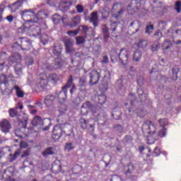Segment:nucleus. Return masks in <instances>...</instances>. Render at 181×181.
Wrapping results in <instances>:
<instances>
[{
    "label": "nucleus",
    "mask_w": 181,
    "mask_h": 181,
    "mask_svg": "<svg viewBox=\"0 0 181 181\" xmlns=\"http://www.w3.org/2000/svg\"><path fill=\"white\" fill-rule=\"evenodd\" d=\"M180 71V69H179V67L177 66H174L173 68V80L174 81H176V80H177V74L179 73V71Z\"/></svg>",
    "instance_id": "f704fd0d"
},
{
    "label": "nucleus",
    "mask_w": 181,
    "mask_h": 181,
    "mask_svg": "<svg viewBox=\"0 0 181 181\" xmlns=\"http://www.w3.org/2000/svg\"><path fill=\"white\" fill-rule=\"evenodd\" d=\"M103 78L105 80H109V78H111V72L108 70L103 71Z\"/></svg>",
    "instance_id": "603ef678"
},
{
    "label": "nucleus",
    "mask_w": 181,
    "mask_h": 181,
    "mask_svg": "<svg viewBox=\"0 0 181 181\" xmlns=\"http://www.w3.org/2000/svg\"><path fill=\"white\" fill-rule=\"evenodd\" d=\"M64 46L66 49V53H71L73 49L71 48L73 46V42H71V40L68 39L64 41Z\"/></svg>",
    "instance_id": "b1692460"
},
{
    "label": "nucleus",
    "mask_w": 181,
    "mask_h": 181,
    "mask_svg": "<svg viewBox=\"0 0 181 181\" xmlns=\"http://www.w3.org/2000/svg\"><path fill=\"white\" fill-rule=\"evenodd\" d=\"M98 81H100V73L97 70L92 71L90 74V85L94 86L98 84Z\"/></svg>",
    "instance_id": "9b49d317"
},
{
    "label": "nucleus",
    "mask_w": 181,
    "mask_h": 181,
    "mask_svg": "<svg viewBox=\"0 0 181 181\" xmlns=\"http://www.w3.org/2000/svg\"><path fill=\"white\" fill-rule=\"evenodd\" d=\"M42 156L45 158L50 156V155H54V147H48L45 148L44 151L42 153Z\"/></svg>",
    "instance_id": "a878e982"
},
{
    "label": "nucleus",
    "mask_w": 181,
    "mask_h": 181,
    "mask_svg": "<svg viewBox=\"0 0 181 181\" xmlns=\"http://www.w3.org/2000/svg\"><path fill=\"white\" fill-rule=\"evenodd\" d=\"M168 122H169L168 121L167 119H160L158 120V124H160V127L162 128L161 129H165V133L167 132H166V128H165V127L168 125Z\"/></svg>",
    "instance_id": "72a5a7b5"
},
{
    "label": "nucleus",
    "mask_w": 181,
    "mask_h": 181,
    "mask_svg": "<svg viewBox=\"0 0 181 181\" xmlns=\"http://www.w3.org/2000/svg\"><path fill=\"white\" fill-rule=\"evenodd\" d=\"M58 98L60 101H64L67 98V90L62 89L58 94Z\"/></svg>",
    "instance_id": "7c9ffc66"
},
{
    "label": "nucleus",
    "mask_w": 181,
    "mask_h": 181,
    "mask_svg": "<svg viewBox=\"0 0 181 181\" xmlns=\"http://www.w3.org/2000/svg\"><path fill=\"white\" fill-rule=\"evenodd\" d=\"M63 129L60 126H54L53 129L52 138L54 141H59L62 138Z\"/></svg>",
    "instance_id": "f8f14e48"
},
{
    "label": "nucleus",
    "mask_w": 181,
    "mask_h": 181,
    "mask_svg": "<svg viewBox=\"0 0 181 181\" xmlns=\"http://www.w3.org/2000/svg\"><path fill=\"white\" fill-rule=\"evenodd\" d=\"M81 115H87V114H88V109L83 105L81 107Z\"/></svg>",
    "instance_id": "5fc2aeb1"
},
{
    "label": "nucleus",
    "mask_w": 181,
    "mask_h": 181,
    "mask_svg": "<svg viewBox=\"0 0 181 181\" xmlns=\"http://www.w3.org/2000/svg\"><path fill=\"white\" fill-rule=\"evenodd\" d=\"M25 64L29 66H32V64H33V58L30 57H27L25 59Z\"/></svg>",
    "instance_id": "864d4df0"
},
{
    "label": "nucleus",
    "mask_w": 181,
    "mask_h": 181,
    "mask_svg": "<svg viewBox=\"0 0 181 181\" xmlns=\"http://www.w3.org/2000/svg\"><path fill=\"white\" fill-rule=\"evenodd\" d=\"M52 66H54V70L62 69L63 67V59H62V57H57V58H55L54 63Z\"/></svg>",
    "instance_id": "4be33fe9"
},
{
    "label": "nucleus",
    "mask_w": 181,
    "mask_h": 181,
    "mask_svg": "<svg viewBox=\"0 0 181 181\" xmlns=\"http://www.w3.org/2000/svg\"><path fill=\"white\" fill-rule=\"evenodd\" d=\"M107 102V96H105V95H100L98 96V104H100V105H103V104H105V103Z\"/></svg>",
    "instance_id": "58836bf2"
},
{
    "label": "nucleus",
    "mask_w": 181,
    "mask_h": 181,
    "mask_svg": "<svg viewBox=\"0 0 181 181\" xmlns=\"http://www.w3.org/2000/svg\"><path fill=\"white\" fill-rule=\"evenodd\" d=\"M63 52V47L62 45H54L52 47V53L57 57H62V52Z\"/></svg>",
    "instance_id": "f3484780"
},
{
    "label": "nucleus",
    "mask_w": 181,
    "mask_h": 181,
    "mask_svg": "<svg viewBox=\"0 0 181 181\" xmlns=\"http://www.w3.org/2000/svg\"><path fill=\"white\" fill-rule=\"evenodd\" d=\"M90 16L89 22L93 23L94 28H97L98 26V12L94 11L91 13Z\"/></svg>",
    "instance_id": "2eb2a0df"
},
{
    "label": "nucleus",
    "mask_w": 181,
    "mask_h": 181,
    "mask_svg": "<svg viewBox=\"0 0 181 181\" xmlns=\"http://www.w3.org/2000/svg\"><path fill=\"white\" fill-rule=\"evenodd\" d=\"M86 83H87V78H86V76H82L79 78L78 86L79 87H81V88L83 87H86Z\"/></svg>",
    "instance_id": "37998d69"
},
{
    "label": "nucleus",
    "mask_w": 181,
    "mask_h": 181,
    "mask_svg": "<svg viewBox=\"0 0 181 181\" xmlns=\"http://www.w3.org/2000/svg\"><path fill=\"white\" fill-rule=\"evenodd\" d=\"M80 22H81V18H80V16H74L72 18V23L74 26H77Z\"/></svg>",
    "instance_id": "a18cd8bd"
},
{
    "label": "nucleus",
    "mask_w": 181,
    "mask_h": 181,
    "mask_svg": "<svg viewBox=\"0 0 181 181\" xmlns=\"http://www.w3.org/2000/svg\"><path fill=\"white\" fill-rule=\"evenodd\" d=\"M112 11L113 12V18H115V19H118L119 16L124 15V10L121 3H115V4H113Z\"/></svg>",
    "instance_id": "423d86ee"
},
{
    "label": "nucleus",
    "mask_w": 181,
    "mask_h": 181,
    "mask_svg": "<svg viewBox=\"0 0 181 181\" xmlns=\"http://www.w3.org/2000/svg\"><path fill=\"white\" fill-rule=\"evenodd\" d=\"M65 149L68 151V152H70V151H73V149H74L73 143H66L65 145Z\"/></svg>",
    "instance_id": "4d7b16f0"
},
{
    "label": "nucleus",
    "mask_w": 181,
    "mask_h": 181,
    "mask_svg": "<svg viewBox=\"0 0 181 181\" xmlns=\"http://www.w3.org/2000/svg\"><path fill=\"white\" fill-rule=\"evenodd\" d=\"M56 97L52 95H48L45 97L44 103L46 105H52L53 104V101H54Z\"/></svg>",
    "instance_id": "bb28decb"
},
{
    "label": "nucleus",
    "mask_w": 181,
    "mask_h": 181,
    "mask_svg": "<svg viewBox=\"0 0 181 181\" xmlns=\"http://www.w3.org/2000/svg\"><path fill=\"white\" fill-rule=\"evenodd\" d=\"M32 40L28 37H19L17 42L13 44V49L16 50H23V52H28L32 49Z\"/></svg>",
    "instance_id": "f03ea898"
},
{
    "label": "nucleus",
    "mask_w": 181,
    "mask_h": 181,
    "mask_svg": "<svg viewBox=\"0 0 181 181\" xmlns=\"http://www.w3.org/2000/svg\"><path fill=\"white\" fill-rule=\"evenodd\" d=\"M79 29L81 30V33L84 35L85 37H87L88 36L94 37V36H95V30L93 29L91 27H88V25H80Z\"/></svg>",
    "instance_id": "9d476101"
},
{
    "label": "nucleus",
    "mask_w": 181,
    "mask_h": 181,
    "mask_svg": "<svg viewBox=\"0 0 181 181\" xmlns=\"http://www.w3.org/2000/svg\"><path fill=\"white\" fill-rule=\"evenodd\" d=\"M38 84L41 87H46L47 86V76L46 73H41L38 76Z\"/></svg>",
    "instance_id": "4468645a"
},
{
    "label": "nucleus",
    "mask_w": 181,
    "mask_h": 181,
    "mask_svg": "<svg viewBox=\"0 0 181 181\" xmlns=\"http://www.w3.org/2000/svg\"><path fill=\"white\" fill-rule=\"evenodd\" d=\"M137 93L139 94V98L141 100V102L146 100V95L144 93V90L142 89L137 90Z\"/></svg>",
    "instance_id": "a19ab883"
},
{
    "label": "nucleus",
    "mask_w": 181,
    "mask_h": 181,
    "mask_svg": "<svg viewBox=\"0 0 181 181\" xmlns=\"http://www.w3.org/2000/svg\"><path fill=\"white\" fill-rule=\"evenodd\" d=\"M93 115H95L93 119L98 122V125H105V124H107V121H108L107 115L103 112H100L99 110H98V113H95Z\"/></svg>",
    "instance_id": "1a4fd4ad"
},
{
    "label": "nucleus",
    "mask_w": 181,
    "mask_h": 181,
    "mask_svg": "<svg viewBox=\"0 0 181 181\" xmlns=\"http://www.w3.org/2000/svg\"><path fill=\"white\" fill-rule=\"evenodd\" d=\"M173 47V44L172 43V41L169 40H164L161 45L163 50H169V49H172Z\"/></svg>",
    "instance_id": "393cba45"
},
{
    "label": "nucleus",
    "mask_w": 181,
    "mask_h": 181,
    "mask_svg": "<svg viewBox=\"0 0 181 181\" xmlns=\"http://www.w3.org/2000/svg\"><path fill=\"white\" fill-rule=\"evenodd\" d=\"M76 8L78 13H83V12H84V6H83V5H81V4H78L76 6Z\"/></svg>",
    "instance_id": "13d9d810"
},
{
    "label": "nucleus",
    "mask_w": 181,
    "mask_h": 181,
    "mask_svg": "<svg viewBox=\"0 0 181 181\" xmlns=\"http://www.w3.org/2000/svg\"><path fill=\"white\" fill-rule=\"evenodd\" d=\"M100 91H103V93L107 91V90H108V85L107 84H102L100 86Z\"/></svg>",
    "instance_id": "774afa93"
},
{
    "label": "nucleus",
    "mask_w": 181,
    "mask_h": 181,
    "mask_svg": "<svg viewBox=\"0 0 181 181\" xmlns=\"http://www.w3.org/2000/svg\"><path fill=\"white\" fill-rule=\"evenodd\" d=\"M79 124L82 128V129H87V120L84 118H81L79 119Z\"/></svg>",
    "instance_id": "49530a36"
},
{
    "label": "nucleus",
    "mask_w": 181,
    "mask_h": 181,
    "mask_svg": "<svg viewBox=\"0 0 181 181\" xmlns=\"http://www.w3.org/2000/svg\"><path fill=\"white\" fill-rule=\"evenodd\" d=\"M32 125H33V127H40L42 124V117H39V116H35L32 122H31Z\"/></svg>",
    "instance_id": "c85d7f7f"
},
{
    "label": "nucleus",
    "mask_w": 181,
    "mask_h": 181,
    "mask_svg": "<svg viewBox=\"0 0 181 181\" xmlns=\"http://www.w3.org/2000/svg\"><path fill=\"white\" fill-rule=\"evenodd\" d=\"M71 5H73V3L67 1H61L59 2V8L62 11H69Z\"/></svg>",
    "instance_id": "412c9836"
},
{
    "label": "nucleus",
    "mask_w": 181,
    "mask_h": 181,
    "mask_svg": "<svg viewBox=\"0 0 181 181\" xmlns=\"http://www.w3.org/2000/svg\"><path fill=\"white\" fill-rule=\"evenodd\" d=\"M66 33L69 36H77L78 35V30H69V31H67Z\"/></svg>",
    "instance_id": "bf43d9fd"
},
{
    "label": "nucleus",
    "mask_w": 181,
    "mask_h": 181,
    "mask_svg": "<svg viewBox=\"0 0 181 181\" xmlns=\"http://www.w3.org/2000/svg\"><path fill=\"white\" fill-rule=\"evenodd\" d=\"M118 25V22L115 21L110 24L111 26V30L112 33L115 32L117 30V25Z\"/></svg>",
    "instance_id": "0e129e2a"
},
{
    "label": "nucleus",
    "mask_w": 181,
    "mask_h": 181,
    "mask_svg": "<svg viewBox=\"0 0 181 181\" xmlns=\"http://www.w3.org/2000/svg\"><path fill=\"white\" fill-rule=\"evenodd\" d=\"M26 125H28V119L19 120V126L21 128H26Z\"/></svg>",
    "instance_id": "680f3d73"
},
{
    "label": "nucleus",
    "mask_w": 181,
    "mask_h": 181,
    "mask_svg": "<svg viewBox=\"0 0 181 181\" xmlns=\"http://www.w3.org/2000/svg\"><path fill=\"white\" fill-rule=\"evenodd\" d=\"M31 23L35 24L31 25L28 28V33L30 36H39L42 33V30L47 29V26L45 23H37V21Z\"/></svg>",
    "instance_id": "7ed1b4c3"
},
{
    "label": "nucleus",
    "mask_w": 181,
    "mask_h": 181,
    "mask_svg": "<svg viewBox=\"0 0 181 181\" xmlns=\"http://www.w3.org/2000/svg\"><path fill=\"white\" fill-rule=\"evenodd\" d=\"M146 136H147V144H148V145H153V144H155V142H156V141H158V139L159 138V136H154V138H153V135Z\"/></svg>",
    "instance_id": "2f4dec72"
},
{
    "label": "nucleus",
    "mask_w": 181,
    "mask_h": 181,
    "mask_svg": "<svg viewBox=\"0 0 181 181\" xmlns=\"http://www.w3.org/2000/svg\"><path fill=\"white\" fill-rule=\"evenodd\" d=\"M61 21H63V18H62V16L59 14H54L52 16V21L55 25H58V23H60Z\"/></svg>",
    "instance_id": "473e14b6"
},
{
    "label": "nucleus",
    "mask_w": 181,
    "mask_h": 181,
    "mask_svg": "<svg viewBox=\"0 0 181 181\" xmlns=\"http://www.w3.org/2000/svg\"><path fill=\"white\" fill-rule=\"evenodd\" d=\"M175 9L177 13H180L181 12V1H177L175 4Z\"/></svg>",
    "instance_id": "8fccbe9b"
},
{
    "label": "nucleus",
    "mask_w": 181,
    "mask_h": 181,
    "mask_svg": "<svg viewBox=\"0 0 181 181\" xmlns=\"http://www.w3.org/2000/svg\"><path fill=\"white\" fill-rule=\"evenodd\" d=\"M21 8V5L18 3H14L10 6L11 12H15Z\"/></svg>",
    "instance_id": "79ce46f5"
},
{
    "label": "nucleus",
    "mask_w": 181,
    "mask_h": 181,
    "mask_svg": "<svg viewBox=\"0 0 181 181\" xmlns=\"http://www.w3.org/2000/svg\"><path fill=\"white\" fill-rule=\"evenodd\" d=\"M51 124L52 120H50V119H42L40 128H42L43 131H49V129H50Z\"/></svg>",
    "instance_id": "a211bd4d"
},
{
    "label": "nucleus",
    "mask_w": 181,
    "mask_h": 181,
    "mask_svg": "<svg viewBox=\"0 0 181 181\" xmlns=\"http://www.w3.org/2000/svg\"><path fill=\"white\" fill-rule=\"evenodd\" d=\"M8 77L5 74H1L0 76V83L1 84H8Z\"/></svg>",
    "instance_id": "de8ad7c7"
},
{
    "label": "nucleus",
    "mask_w": 181,
    "mask_h": 181,
    "mask_svg": "<svg viewBox=\"0 0 181 181\" xmlns=\"http://www.w3.org/2000/svg\"><path fill=\"white\" fill-rule=\"evenodd\" d=\"M38 69L43 71H54V66L49 63V59L45 58L38 64Z\"/></svg>",
    "instance_id": "39448f33"
},
{
    "label": "nucleus",
    "mask_w": 181,
    "mask_h": 181,
    "mask_svg": "<svg viewBox=\"0 0 181 181\" xmlns=\"http://www.w3.org/2000/svg\"><path fill=\"white\" fill-rule=\"evenodd\" d=\"M139 22L138 21H132L129 26L128 33L130 35H134L138 30H139Z\"/></svg>",
    "instance_id": "ddd939ff"
},
{
    "label": "nucleus",
    "mask_w": 181,
    "mask_h": 181,
    "mask_svg": "<svg viewBox=\"0 0 181 181\" xmlns=\"http://www.w3.org/2000/svg\"><path fill=\"white\" fill-rule=\"evenodd\" d=\"M15 135L18 136V138H23V133L21 132V129H17L15 130Z\"/></svg>",
    "instance_id": "e2e57ef3"
},
{
    "label": "nucleus",
    "mask_w": 181,
    "mask_h": 181,
    "mask_svg": "<svg viewBox=\"0 0 181 181\" xmlns=\"http://www.w3.org/2000/svg\"><path fill=\"white\" fill-rule=\"evenodd\" d=\"M13 90H16V94L18 98H23L25 97V93L21 89V87L14 86Z\"/></svg>",
    "instance_id": "cd10ccee"
},
{
    "label": "nucleus",
    "mask_w": 181,
    "mask_h": 181,
    "mask_svg": "<svg viewBox=\"0 0 181 181\" xmlns=\"http://www.w3.org/2000/svg\"><path fill=\"white\" fill-rule=\"evenodd\" d=\"M73 81H74V79L73 78V75H71L69 77L66 85L62 87V90H67V88H70V87H73V86H76L74 83H73Z\"/></svg>",
    "instance_id": "5701e85b"
},
{
    "label": "nucleus",
    "mask_w": 181,
    "mask_h": 181,
    "mask_svg": "<svg viewBox=\"0 0 181 181\" xmlns=\"http://www.w3.org/2000/svg\"><path fill=\"white\" fill-rule=\"evenodd\" d=\"M136 45L140 47V49H145V47H148V41L145 40H139V42Z\"/></svg>",
    "instance_id": "c9c22d12"
},
{
    "label": "nucleus",
    "mask_w": 181,
    "mask_h": 181,
    "mask_svg": "<svg viewBox=\"0 0 181 181\" xmlns=\"http://www.w3.org/2000/svg\"><path fill=\"white\" fill-rule=\"evenodd\" d=\"M142 132L144 135H153V136L159 138H163L166 136V131L160 129L158 132V126L151 122V120H146L143 123Z\"/></svg>",
    "instance_id": "f257e3e1"
},
{
    "label": "nucleus",
    "mask_w": 181,
    "mask_h": 181,
    "mask_svg": "<svg viewBox=\"0 0 181 181\" xmlns=\"http://www.w3.org/2000/svg\"><path fill=\"white\" fill-rule=\"evenodd\" d=\"M20 15L24 22H37L39 21V17L36 16L35 11H32V9L21 11H20Z\"/></svg>",
    "instance_id": "20e7f679"
},
{
    "label": "nucleus",
    "mask_w": 181,
    "mask_h": 181,
    "mask_svg": "<svg viewBox=\"0 0 181 181\" xmlns=\"http://www.w3.org/2000/svg\"><path fill=\"white\" fill-rule=\"evenodd\" d=\"M154 29L153 25L147 24L146 27V33H148V35H151L152 33L153 30Z\"/></svg>",
    "instance_id": "09e8293b"
},
{
    "label": "nucleus",
    "mask_w": 181,
    "mask_h": 181,
    "mask_svg": "<svg viewBox=\"0 0 181 181\" xmlns=\"http://www.w3.org/2000/svg\"><path fill=\"white\" fill-rule=\"evenodd\" d=\"M141 0H132L130 5H129L127 7L129 13L134 15V13H135L138 9H141Z\"/></svg>",
    "instance_id": "0eeeda50"
},
{
    "label": "nucleus",
    "mask_w": 181,
    "mask_h": 181,
    "mask_svg": "<svg viewBox=\"0 0 181 181\" xmlns=\"http://www.w3.org/2000/svg\"><path fill=\"white\" fill-rule=\"evenodd\" d=\"M114 128H115L116 131H117L119 134H121L122 132H124V127H122V125L119 124L115 125Z\"/></svg>",
    "instance_id": "6e6d98bb"
},
{
    "label": "nucleus",
    "mask_w": 181,
    "mask_h": 181,
    "mask_svg": "<svg viewBox=\"0 0 181 181\" xmlns=\"http://www.w3.org/2000/svg\"><path fill=\"white\" fill-rule=\"evenodd\" d=\"M158 28H160V29H165V28L166 27V21H161L158 23Z\"/></svg>",
    "instance_id": "338daca9"
},
{
    "label": "nucleus",
    "mask_w": 181,
    "mask_h": 181,
    "mask_svg": "<svg viewBox=\"0 0 181 181\" xmlns=\"http://www.w3.org/2000/svg\"><path fill=\"white\" fill-rule=\"evenodd\" d=\"M160 47V44H159L158 42H156L154 44H153L151 47L150 49L151 52H156L159 50V48Z\"/></svg>",
    "instance_id": "c03bdc74"
},
{
    "label": "nucleus",
    "mask_w": 181,
    "mask_h": 181,
    "mask_svg": "<svg viewBox=\"0 0 181 181\" xmlns=\"http://www.w3.org/2000/svg\"><path fill=\"white\" fill-rule=\"evenodd\" d=\"M83 105H84V107H86L88 110H90L93 115L98 113V109L95 107V105L91 104V102L87 101L85 103H83Z\"/></svg>",
    "instance_id": "6ab92c4d"
},
{
    "label": "nucleus",
    "mask_w": 181,
    "mask_h": 181,
    "mask_svg": "<svg viewBox=\"0 0 181 181\" xmlns=\"http://www.w3.org/2000/svg\"><path fill=\"white\" fill-rule=\"evenodd\" d=\"M11 60L12 63H18V62H21V60H22V56H21V54L18 52L14 53L12 55Z\"/></svg>",
    "instance_id": "c756f323"
},
{
    "label": "nucleus",
    "mask_w": 181,
    "mask_h": 181,
    "mask_svg": "<svg viewBox=\"0 0 181 181\" xmlns=\"http://www.w3.org/2000/svg\"><path fill=\"white\" fill-rule=\"evenodd\" d=\"M119 59L123 66L128 64L129 62V52L128 49H127V48L120 49L119 53Z\"/></svg>",
    "instance_id": "6e6552de"
},
{
    "label": "nucleus",
    "mask_w": 181,
    "mask_h": 181,
    "mask_svg": "<svg viewBox=\"0 0 181 181\" xmlns=\"http://www.w3.org/2000/svg\"><path fill=\"white\" fill-rule=\"evenodd\" d=\"M86 39H87V37H86V36L84 35L83 36H78L76 37V45H83V43H86Z\"/></svg>",
    "instance_id": "4c0bfd02"
},
{
    "label": "nucleus",
    "mask_w": 181,
    "mask_h": 181,
    "mask_svg": "<svg viewBox=\"0 0 181 181\" xmlns=\"http://www.w3.org/2000/svg\"><path fill=\"white\" fill-rule=\"evenodd\" d=\"M47 78V81H49V83H52V84H56V83L60 80V77L56 73L49 74Z\"/></svg>",
    "instance_id": "aec40b11"
},
{
    "label": "nucleus",
    "mask_w": 181,
    "mask_h": 181,
    "mask_svg": "<svg viewBox=\"0 0 181 181\" xmlns=\"http://www.w3.org/2000/svg\"><path fill=\"white\" fill-rule=\"evenodd\" d=\"M8 114L10 117H16V115H18V111H16V110L15 109H10L8 111Z\"/></svg>",
    "instance_id": "052dcab7"
},
{
    "label": "nucleus",
    "mask_w": 181,
    "mask_h": 181,
    "mask_svg": "<svg viewBox=\"0 0 181 181\" xmlns=\"http://www.w3.org/2000/svg\"><path fill=\"white\" fill-rule=\"evenodd\" d=\"M141 57H142V52H141V51H137L134 52L133 54V60L134 62H139Z\"/></svg>",
    "instance_id": "e433bc0d"
},
{
    "label": "nucleus",
    "mask_w": 181,
    "mask_h": 181,
    "mask_svg": "<svg viewBox=\"0 0 181 181\" xmlns=\"http://www.w3.org/2000/svg\"><path fill=\"white\" fill-rule=\"evenodd\" d=\"M10 149L7 148H3L0 150V158L5 156L8 152H10Z\"/></svg>",
    "instance_id": "3c124183"
},
{
    "label": "nucleus",
    "mask_w": 181,
    "mask_h": 181,
    "mask_svg": "<svg viewBox=\"0 0 181 181\" xmlns=\"http://www.w3.org/2000/svg\"><path fill=\"white\" fill-rule=\"evenodd\" d=\"M52 170L54 172V173H59V172H62V165L53 164Z\"/></svg>",
    "instance_id": "ea45409f"
},
{
    "label": "nucleus",
    "mask_w": 181,
    "mask_h": 181,
    "mask_svg": "<svg viewBox=\"0 0 181 181\" xmlns=\"http://www.w3.org/2000/svg\"><path fill=\"white\" fill-rule=\"evenodd\" d=\"M153 153L156 156H159V155L162 153V151H160V148H159V147L156 146L153 150Z\"/></svg>",
    "instance_id": "69168bd1"
},
{
    "label": "nucleus",
    "mask_w": 181,
    "mask_h": 181,
    "mask_svg": "<svg viewBox=\"0 0 181 181\" xmlns=\"http://www.w3.org/2000/svg\"><path fill=\"white\" fill-rule=\"evenodd\" d=\"M0 128L3 132H9L11 129V123L6 119L3 120L0 122Z\"/></svg>",
    "instance_id": "dca6fc26"
}]
</instances>
